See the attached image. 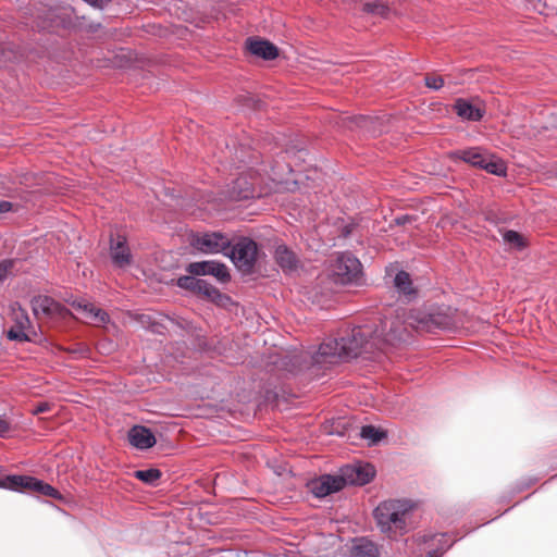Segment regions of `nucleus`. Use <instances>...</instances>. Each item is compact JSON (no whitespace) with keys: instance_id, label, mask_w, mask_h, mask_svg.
<instances>
[{"instance_id":"obj_1","label":"nucleus","mask_w":557,"mask_h":557,"mask_svg":"<svg viewBox=\"0 0 557 557\" xmlns=\"http://www.w3.org/2000/svg\"><path fill=\"white\" fill-rule=\"evenodd\" d=\"M380 344L381 341L373 336L370 327L355 326L341 338L324 341L313 360L317 363L346 361L362 354H373L375 349H381Z\"/></svg>"},{"instance_id":"obj_2","label":"nucleus","mask_w":557,"mask_h":557,"mask_svg":"<svg viewBox=\"0 0 557 557\" xmlns=\"http://www.w3.org/2000/svg\"><path fill=\"white\" fill-rule=\"evenodd\" d=\"M414 504L408 499H386L373 510L375 524L391 540L407 534L412 528Z\"/></svg>"},{"instance_id":"obj_3","label":"nucleus","mask_w":557,"mask_h":557,"mask_svg":"<svg viewBox=\"0 0 557 557\" xmlns=\"http://www.w3.org/2000/svg\"><path fill=\"white\" fill-rule=\"evenodd\" d=\"M257 244L247 237L231 243L225 256L230 257L233 263L243 272H250L257 260Z\"/></svg>"},{"instance_id":"obj_4","label":"nucleus","mask_w":557,"mask_h":557,"mask_svg":"<svg viewBox=\"0 0 557 557\" xmlns=\"http://www.w3.org/2000/svg\"><path fill=\"white\" fill-rule=\"evenodd\" d=\"M361 274L362 265L351 253L339 255L332 265L334 281L343 285L358 283Z\"/></svg>"},{"instance_id":"obj_5","label":"nucleus","mask_w":557,"mask_h":557,"mask_svg":"<svg viewBox=\"0 0 557 557\" xmlns=\"http://www.w3.org/2000/svg\"><path fill=\"white\" fill-rule=\"evenodd\" d=\"M405 323L412 329L425 332H434L436 330H445L451 326V318L445 312H411Z\"/></svg>"},{"instance_id":"obj_6","label":"nucleus","mask_w":557,"mask_h":557,"mask_svg":"<svg viewBox=\"0 0 557 557\" xmlns=\"http://www.w3.org/2000/svg\"><path fill=\"white\" fill-rule=\"evenodd\" d=\"M3 487L13 491H30L52 498H60L58 490L48 483L27 475H9L3 480Z\"/></svg>"},{"instance_id":"obj_7","label":"nucleus","mask_w":557,"mask_h":557,"mask_svg":"<svg viewBox=\"0 0 557 557\" xmlns=\"http://www.w3.org/2000/svg\"><path fill=\"white\" fill-rule=\"evenodd\" d=\"M191 245L203 253L223 252L225 255L230 248L231 240L220 232H212L194 237Z\"/></svg>"},{"instance_id":"obj_8","label":"nucleus","mask_w":557,"mask_h":557,"mask_svg":"<svg viewBox=\"0 0 557 557\" xmlns=\"http://www.w3.org/2000/svg\"><path fill=\"white\" fill-rule=\"evenodd\" d=\"M375 474L371 465H349L341 469L339 478L343 480V487L346 485H364Z\"/></svg>"},{"instance_id":"obj_9","label":"nucleus","mask_w":557,"mask_h":557,"mask_svg":"<svg viewBox=\"0 0 557 557\" xmlns=\"http://www.w3.org/2000/svg\"><path fill=\"white\" fill-rule=\"evenodd\" d=\"M12 319L14 321V326L9 330L8 337L18 342L30 341L28 333L30 329V321L27 312L18 304H14L12 306Z\"/></svg>"},{"instance_id":"obj_10","label":"nucleus","mask_w":557,"mask_h":557,"mask_svg":"<svg viewBox=\"0 0 557 557\" xmlns=\"http://www.w3.org/2000/svg\"><path fill=\"white\" fill-rule=\"evenodd\" d=\"M186 270L193 275H212L221 282H227L230 280L226 265L218 261L191 262Z\"/></svg>"},{"instance_id":"obj_11","label":"nucleus","mask_w":557,"mask_h":557,"mask_svg":"<svg viewBox=\"0 0 557 557\" xmlns=\"http://www.w3.org/2000/svg\"><path fill=\"white\" fill-rule=\"evenodd\" d=\"M73 309L77 312L79 319L87 323L101 325L107 323L109 315L106 311L96 308L85 299H75L72 301Z\"/></svg>"},{"instance_id":"obj_12","label":"nucleus","mask_w":557,"mask_h":557,"mask_svg":"<svg viewBox=\"0 0 557 557\" xmlns=\"http://www.w3.org/2000/svg\"><path fill=\"white\" fill-rule=\"evenodd\" d=\"M110 258L114 267L125 269L132 263V253L124 236L117 235L110 240Z\"/></svg>"},{"instance_id":"obj_13","label":"nucleus","mask_w":557,"mask_h":557,"mask_svg":"<svg viewBox=\"0 0 557 557\" xmlns=\"http://www.w3.org/2000/svg\"><path fill=\"white\" fill-rule=\"evenodd\" d=\"M343 488V480H341L339 474H324L311 482V491L319 498L339 492Z\"/></svg>"},{"instance_id":"obj_14","label":"nucleus","mask_w":557,"mask_h":557,"mask_svg":"<svg viewBox=\"0 0 557 557\" xmlns=\"http://www.w3.org/2000/svg\"><path fill=\"white\" fill-rule=\"evenodd\" d=\"M246 49L250 54L263 60H274L278 55L276 46L261 38H248Z\"/></svg>"},{"instance_id":"obj_15","label":"nucleus","mask_w":557,"mask_h":557,"mask_svg":"<svg viewBox=\"0 0 557 557\" xmlns=\"http://www.w3.org/2000/svg\"><path fill=\"white\" fill-rule=\"evenodd\" d=\"M487 151L485 149H482L480 147H472L468 149H459L453 151L449 153V157L455 161L461 160L466 163L471 164L472 166L481 169Z\"/></svg>"},{"instance_id":"obj_16","label":"nucleus","mask_w":557,"mask_h":557,"mask_svg":"<svg viewBox=\"0 0 557 557\" xmlns=\"http://www.w3.org/2000/svg\"><path fill=\"white\" fill-rule=\"evenodd\" d=\"M128 440L138 449H148L156 444V437L151 431L141 425H135L129 430Z\"/></svg>"},{"instance_id":"obj_17","label":"nucleus","mask_w":557,"mask_h":557,"mask_svg":"<svg viewBox=\"0 0 557 557\" xmlns=\"http://www.w3.org/2000/svg\"><path fill=\"white\" fill-rule=\"evenodd\" d=\"M350 554L354 557H379L380 549L376 543L362 536L352 540Z\"/></svg>"},{"instance_id":"obj_18","label":"nucleus","mask_w":557,"mask_h":557,"mask_svg":"<svg viewBox=\"0 0 557 557\" xmlns=\"http://www.w3.org/2000/svg\"><path fill=\"white\" fill-rule=\"evenodd\" d=\"M275 260L281 269L290 273L298 269L299 260L297 256L285 245H278L275 249Z\"/></svg>"},{"instance_id":"obj_19","label":"nucleus","mask_w":557,"mask_h":557,"mask_svg":"<svg viewBox=\"0 0 557 557\" xmlns=\"http://www.w3.org/2000/svg\"><path fill=\"white\" fill-rule=\"evenodd\" d=\"M454 109L457 115L463 120L480 121L484 115L483 108L475 106L462 98L456 100Z\"/></svg>"},{"instance_id":"obj_20","label":"nucleus","mask_w":557,"mask_h":557,"mask_svg":"<svg viewBox=\"0 0 557 557\" xmlns=\"http://www.w3.org/2000/svg\"><path fill=\"white\" fill-rule=\"evenodd\" d=\"M59 305L49 296H36L32 299V309L34 314L39 319L41 317H50L58 311Z\"/></svg>"},{"instance_id":"obj_21","label":"nucleus","mask_w":557,"mask_h":557,"mask_svg":"<svg viewBox=\"0 0 557 557\" xmlns=\"http://www.w3.org/2000/svg\"><path fill=\"white\" fill-rule=\"evenodd\" d=\"M408 336L407 326L403 325V323L398 320L391 322V326L388 332L385 334L384 342L391 345H395L396 343L406 341Z\"/></svg>"},{"instance_id":"obj_22","label":"nucleus","mask_w":557,"mask_h":557,"mask_svg":"<svg viewBox=\"0 0 557 557\" xmlns=\"http://www.w3.org/2000/svg\"><path fill=\"white\" fill-rule=\"evenodd\" d=\"M395 287L399 293L409 299L416 295V289L412 287L410 275L405 271H399L394 278Z\"/></svg>"},{"instance_id":"obj_23","label":"nucleus","mask_w":557,"mask_h":557,"mask_svg":"<svg viewBox=\"0 0 557 557\" xmlns=\"http://www.w3.org/2000/svg\"><path fill=\"white\" fill-rule=\"evenodd\" d=\"M391 0H371L363 4V11L369 14L386 17L389 13Z\"/></svg>"},{"instance_id":"obj_24","label":"nucleus","mask_w":557,"mask_h":557,"mask_svg":"<svg viewBox=\"0 0 557 557\" xmlns=\"http://www.w3.org/2000/svg\"><path fill=\"white\" fill-rule=\"evenodd\" d=\"M199 284H197L196 293L206 296L208 299L220 302L227 297L224 296L215 288L213 285L208 283L206 280L199 278Z\"/></svg>"},{"instance_id":"obj_25","label":"nucleus","mask_w":557,"mask_h":557,"mask_svg":"<svg viewBox=\"0 0 557 557\" xmlns=\"http://www.w3.org/2000/svg\"><path fill=\"white\" fill-rule=\"evenodd\" d=\"M481 169L485 170L486 172L491 174H495L498 176L506 174V165L505 163L495 156L487 152L484 162L481 166Z\"/></svg>"},{"instance_id":"obj_26","label":"nucleus","mask_w":557,"mask_h":557,"mask_svg":"<svg viewBox=\"0 0 557 557\" xmlns=\"http://www.w3.org/2000/svg\"><path fill=\"white\" fill-rule=\"evenodd\" d=\"M134 476L147 484L154 485L161 478V471L154 468L147 470H137L134 472Z\"/></svg>"},{"instance_id":"obj_27","label":"nucleus","mask_w":557,"mask_h":557,"mask_svg":"<svg viewBox=\"0 0 557 557\" xmlns=\"http://www.w3.org/2000/svg\"><path fill=\"white\" fill-rule=\"evenodd\" d=\"M385 433L380 431L373 425H364L361 428L360 436L364 440H369L371 444H376L383 437H385Z\"/></svg>"},{"instance_id":"obj_28","label":"nucleus","mask_w":557,"mask_h":557,"mask_svg":"<svg viewBox=\"0 0 557 557\" xmlns=\"http://www.w3.org/2000/svg\"><path fill=\"white\" fill-rule=\"evenodd\" d=\"M504 242L509 246L521 249L524 247V238L516 231H507L503 235Z\"/></svg>"},{"instance_id":"obj_29","label":"nucleus","mask_w":557,"mask_h":557,"mask_svg":"<svg viewBox=\"0 0 557 557\" xmlns=\"http://www.w3.org/2000/svg\"><path fill=\"white\" fill-rule=\"evenodd\" d=\"M199 282V278L195 277V275H185V276H181L178 280H177V286H180L181 288H184V289H190V290H194L196 292V288H197V284Z\"/></svg>"},{"instance_id":"obj_30","label":"nucleus","mask_w":557,"mask_h":557,"mask_svg":"<svg viewBox=\"0 0 557 557\" xmlns=\"http://www.w3.org/2000/svg\"><path fill=\"white\" fill-rule=\"evenodd\" d=\"M14 264L15 261L12 259H4L0 261V283L13 273Z\"/></svg>"},{"instance_id":"obj_31","label":"nucleus","mask_w":557,"mask_h":557,"mask_svg":"<svg viewBox=\"0 0 557 557\" xmlns=\"http://www.w3.org/2000/svg\"><path fill=\"white\" fill-rule=\"evenodd\" d=\"M236 187H233L231 197L234 200H242V199H248L255 196L253 190L249 187L240 188L238 191L235 189Z\"/></svg>"},{"instance_id":"obj_32","label":"nucleus","mask_w":557,"mask_h":557,"mask_svg":"<svg viewBox=\"0 0 557 557\" xmlns=\"http://www.w3.org/2000/svg\"><path fill=\"white\" fill-rule=\"evenodd\" d=\"M425 85L426 87L438 90L444 86V79L442 76H425Z\"/></svg>"},{"instance_id":"obj_33","label":"nucleus","mask_w":557,"mask_h":557,"mask_svg":"<svg viewBox=\"0 0 557 557\" xmlns=\"http://www.w3.org/2000/svg\"><path fill=\"white\" fill-rule=\"evenodd\" d=\"M13 209V203L7 200H0V213L9 212Z\"/></svg>"},{"instance_id":"obj_34","label":"nucleus","mask_w":557,"mask_h":557,"mask_svg":"<svg viewBox=\"0 0 557 557\" xmlns=\"http://www.w3.org/2000/svg\"><path fill=\"white\" fill-rule=\"evenodd\" d=\"M50 409V406L48 403H41L39 404L34 410H33V413L34 414H39V413H42V412H46Z\"/></svg>"},{"instance_id":"obj_35","label":"nucleus","mask_w":557,"mask_h":557,"mask_svg":"<svg viewBox=\"0 0 557 557\" xmlns=\"http://www.w3.org/2000/svg\"><path fill=\"white\" fill-rule=\"evenodd\" d=\"M10 430L9 423L0 418V436H3Z\"/></svg>"},{"instance_id":"obj_36","label":"nucleus","mask_w":557,"mask_h":557,"mask_svg":"<svg viewBox=\"0 0 557 557\" xmlns=\"http://www.w3.org/2000/svg\"><path fill=\"white\" fill-rule=\"evenodd\" d=\"M409 220H410V219H409V216L404 215V216L397 218V219H396V222H397L398 224H405V223H406L407 221H409Z\"/></svg>"},{"instance_id":"obj_37","label":"nucleus","mask_w":557,"mask_h":557,"mask_svg":"<svg viewBox=\"0 0 557 557\" xmlns=\"http://www.w3.org/2000/svg\"><path fill=\"white\" fill-rule=\"evenodd\" d=\"M240 182H242L240 180H237V181L235 182V185L240 186Z\"/></svg>"},{"instance_id":"obj_38","label":"nucleus","mask_w":557,"mask_h":557,"mask_svg":"<svg viewBox=\"0 0 557 557\" xmlns=\"http://www.w3.org/2000/svg\"><path fill=\"white\" fill-rule=\"evenodd\" d=\"M0 487H3V480L0 481Z\"/></svg>"}]
</instances>
